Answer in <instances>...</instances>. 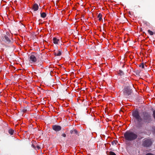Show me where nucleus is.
Returning a JSON list of instances; mask_svg holds the SVG:
<instances>
[{"label":"nucleus","mask_w":155,"mask_h":155,"mask_svg":"<svg viewBox=\"0 0 155 155\" xmlns=\"http://www.w3.org/2000/svg\"><path fill=\"white\" fill-rule=\"evenodd\" d=\"M31 146L35 149H36V144H32Z\"/></svg>","instance_id":"23"},{"label":"nucleus","mask_w":155,"mask_h":155,"mask_svg":"<svg viewBox=\"0 0 155 155\" xmlns=\"http://www.w3.org/2000/svg\"><path fill=\"white\" fill-rule=\"evenodd\" d=\"M140 67H141L142 68H144V64L143 63H141L139 65Z\"/></svg>","instance_id":"19"},{"label":"nucleus","mask_w":155,"mask_h":155,"mask_svg":"<svg viewBox=\"0 0 155 155\" xmlns=\"http://www.w3.org/2000/svg\"><path fill=\"white\" fill-rule=\"evenodd\" d=\"M5 39L6 41L8 42H10V40L8 37L6 35L5 36Z\"/></svg>","instance_id":"15"},{"label":"nucleus","mask_w":155,"mask_h":155,"mask_svg":"<svg viewBox=\"0 0 155 155\" xmlns=\"http://www.w3.org/2000/svg\"><path fill=\"white\" fill-rule=\"evenodd\" d=\"M42 92H43V93H45L46 92V91H45L43 89H41Z\"/></svg>","instance_id":"27"},{"label":"nucleus","mask_w":155,"mask_h":155,"mask_svg":"<svg viewBox=\"0 0 155 155\" xmlns=\"http://www.w3.org/2000/svg\"><path fill=\"white\" fill-rule=\"evenodd\" d=\"M142 117H141L139 112L137 110H134L132 112V116L137 121L136 127L139 128L142 127L143 123H141L142 121L144 123L149 124L153 121V119L150 113L144 111L142 112Z\"/></svg>","instance_id":"1"},{"label":"nucleus","mask_w":155,"mask_h":155,"mask_svg":"<svg viewBox=\"0 0 155 155\" xmlns=\"http://www.w3.org/2000/svg\"><path fill=\"white\" fill-rule=\"evenodd\" d=\"M54 55L56 56H60L61 54V51L60 50H58L54 52Z\"/></svg>","instance_id":"7"},{"label":"nucleus","mask_w":155,"mask_h":155,"mask_svg":"<svg viewBox=\"0 0 155 155\" xmlns=\"http://www.w3.org/2000/svg\"><path fill=\"white\" fill-rule=\"evenodd\" d=\"M28 109V107H25L22 109V111L24 113H25L27 111Z\"/></svg>","instance_id":"17"},{"label":"nucleus","mask_w":155,"mask_h":155,"mask_svg":"<svg viewBox=\"0 0 155 155\" xmlns=\"http://www.w3.org/2000/svg\"><path fill=\"white\" fill-rule=\"evenodd\" d=\"M153 117L154 118V119L155 120V110L153 111Z\"/></svg>","instance_id":"22"},{"label":"nucleus","mask_w":155,"mask_h":155,"mask_svg":"<svg viewBox=\"0 0 155 155\" xmlns=\"http://www.w3.org/2000/svg\"><path fill=\"white\" fill-rule=\"evenodd\" d=\"M41 53L37 54L35 52H32L29 56V61L31 63H35L37 61V59L39 58V57L42 55Z\"/></svg>","instance_id":"3"},{"label":"nucleus","mask_w":155,"mask_h":155,"mask_svg":"<svg viewBox=\"0 0 155 155\" xmlns=\"http://www.w3.org/2000/svg\"><path fill=\"white\" fill-rule=\"evenodd\" d=\"M150 130L153 134L155 135V125L152 126Z\"/></svg>","instance_id":"9"},{"label":"nucleus","mask_w":155,"mask_h":155,"mask_svg":"<svg viewBox=\"0 0 155 155\" xmlns=\"http://www.w3.org/2000/svg\"><path fill=\"white\" fill-rule=\"evenodd\" d=\"M152 142L149 139H146L144 140L143 142V145L144 147H149L151 145Z\"/></svg>","instance_id":"5"},{"label":"nucleus","mask_w":155,"mask_h":155,"mask_svg":"<svg viewBox=\"0 0 155 155\" xmlns=\"http://www.w3.org/2000/svg\"><path fill=\"white\" fill-rule=\"evenodd\" d=\"M102 15L101 13H99L97 15V18H99V20L101 21L102 20Z\"/></svg>","instance_id":"16"},{"label":"nucleus","mask_w":155,"mask_h":155,"mask_svg":"<svg viewBox=\"0 0 155 155\" xmlns=\"http://www.w3.org/2000/svg\"><path fill=\"white\" fill-rule=\"evenodd\" d=\"M14 133V130L12 129H10L8 130V133L11 135H13Z\"/></svg>","instance_id":"14"},{"label":"nucleus","mask_w":155,"mask_h":155,"mask_svg":"<svg viewBox=\"0 0 155 155\" xmlns=\"http://www.w3.org/2000/svg\"><path fill=\"white\" fill-rule=\"evenodd\" d=\"M42 63L41 62L39 64H38L37 62L35 63V65H36L39 67H41V68H42Z\"/></svg>","instance_id":"13"},{"label":"nucleus","mask_w":155,"mask_h":155,"mask_svg":"<svg viewBox=\"0 0 155 155\" xmlns=\"http://www.w3.org/2000/svg\"><path fill=\"white\" fill-rule=\"evenodd\" d=\"M114 141H113L112 142V144L113 145H114Z\"/></svg>","instance_id":"28"},{"label":"nucleus","mask_w":155,"mask_h":155,"mask_svg":"<svg viewBox=\"0 0 155 155\" xmlns=\"http://www.w3.org/2000/svg\"><path fill=\"white\" fill-rule=\"evenodd\" d=\"M127 85L126 86L124 87L123 91L124 95L127 97L128 96L131 94L132 91L130 89L129 85V84Z\"/></svg>","instance_id":"4"},{"label":"nucleus","mask_w":155,"mask_h":155,"mask_svg":"<svg viewBox=\"0 0 155 155\" xmlns=\"http://www.w3.org/2000/svg\"><path fill=\"white\" fill-rule=\"evenodd\" d=\"M124 137L127 142L136 140L138 137V135L137 133L134 132L127 130L124 133Z\"/></svg>","instance_id":"2"},{"label":"nucleus","mask_w":155,"mask_h":155,"mask_svg":"<svg viewBox=\"0 0 155 155\" xmlns=\"http://www.w3.org/2000/svg\"><path fill=\"white\" fill-rule=\"evenodd\" d=\"M145 155H154L153 154L151 153H147Z\"/></svg>","instance_id":"26"},{"label":"nucleus","mask_w":155,"mask_h":155,"mask_svg":"<svg viewBox=\"0 0 155 155\" xmlns=\"http://www.w3.org/2000/svg\"><path fill=\"white\" fill-rule=\"evenodd\" d=\"M52 129L56 132L58 131L61 129V127L59 125H54L52 126Z\"/></svg>","instance_id":"6"},{"label":"nucleus","mask_w":155,"mask_h":155,"mask_svg":"<svg viewBox=\"0 0 155 155\" xmlns=\"http://www.w3.org/2000/svg\"><path fill=\"white\" fill-rule=\"evenodd\" d=\"M39 6L38 5L36 4H35L32 7V9L34 10V11H36L38 10V9Z\"/></svg>","instance_id":"8"},{"label":"nucleus","mask_w":155,"mask_h":155,"mask_svg":"<svg viewBox=\"0 0 155 155\" xmlns=\"http://www.w3.org/2000/svg\"><path fill=\"white\" fill-rule=\"evenodd\" d=\"M147 31H148V33L151 35H152L154 34L153 32L152 31H150V30H148Z\"/></svg>","instance_id":"18"},{"label":"nucleus","mask_w":155,"mask_h":155,"mask_svg":"<svg viewBox=\"0 0 155 155\" xmlns=\"http://www.w3.org/2000/svg\"><path fill=\"white\" fill-rule=\"evenodd\" d=\"M70 133L71 134H72L73 133H74L75 134H78V132L75 129H73L71 130L70 131Z\"/></svg>","instance_id":"11"},{"label":"nucleus","mask_w":155,"mask_h":155,"mask_svg":"<svg viewBox=\"0 0 155 155\" xmlns=\"http://www.w3.org/2000/svg\"><path fill=\"white\" fill-rule=\"evenodd\" d=\"M61 136H62L63 137H66V134L64 133H63L61 134Z\"/></svg>","instance_id":"25"},{"label":"nucleus","mask_w":155,"mask_h":155,"mask_svg":"<svg viewBox=\"0 0 155 155\" xmlns=\"http://www.w3.org/2000/svg\"><path fill=\"white\" fill-rule=\"evenodd\" d=\"M109 155H116L115 153L112 152V151H110L109 152Z\"/></svg>","instance_id":"21"},{"label":"nucleus","mask_w":155,"mask_h":155,"mask_svg":"<svg viewBox=\"0 0 155 155\" xmlns=\"http://www.w3.org/2000/svg\"><path fill=\"white\" fill-rule=\"evenodd\" d=\"M46 16V14L45 12L41 13V18H44Z\"/></svg>","instance_id":"12"},{"label":"nucleus","mask_w":155,"mask_h":155,"mask_svg":"<svg viewBox=\"0 0 155 155\" xmlns=\"http://www.w3.org/2000/svg\"><path fill=\"white\" fill-rule=\"evenodd\" d=\"M119 74L120 75H123L124 74V73L123 71L121 70H119Z\"/></svg>","instance_id":"20"},{"label":"nucleus","mask_w":155,"mask_h":155,"mask_svg":"<svg viewBox=\"0 0 155 155\" xmlns=\"http://www.w3.org/2000/svg\"><path fill=\"white\" fill-rule=\"evenodd\" d=\"M53 43L55 44H57L58 43V42L59 41V39H58L54 37L53 39Z\"/></svg>","instance_id":"10"},{"label":"nucleus","mask_w":155,"mask_h":155,"mask_svg":"<svg viewBox=\"0 0 155 155\" xmlns=\"http://www.w3.org/2000/svg\"><path fill=\"white\" fill-rule=\"evenodd\" d=\"M36 149H37L38 150H39L40 149V147L38 145H37V144H36Z\"/></svg>","instance_id":"24"}]
</instances>
